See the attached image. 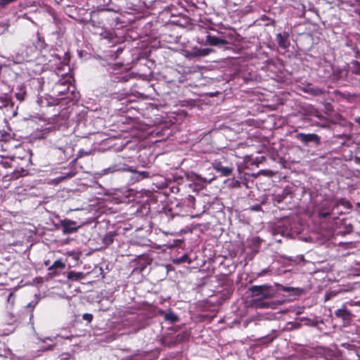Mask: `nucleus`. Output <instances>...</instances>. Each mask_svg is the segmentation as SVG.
Wrapping results in <instances>:
<instances>
[{"mask_svg": "<svg viewBox=\"0 0 360 360\" xmlns=\"http://www.w3.org/2000/svg\"><path fill=\"white\" fill-rule=\"evenodd\" d=\"M67 278L72 281H77L84 278V274L83 272L70 271L68 273Z\"/></svg>", "mask_w": 360, "mask_h": 360, "instance_id": "obj_16", "label": "nucleus"}, {"mask_svg": "<svg viewBox=\"0 0 360 360\" xmlns=\"http://www.w3.org/2000/svg\"><path fill=\"white\" fill-rule=\"evenodd\" d=\"M333 94L340 97V98L348 101L349 102H353L354 99L357 97V96L354 94H351L349 92H342L340 90H335Z\"/></svg>", "mask_w": 360, "mask_h": 360, "instance_id": "obj_13", "label": "nucleus"}, {"mask_svg": "<svg viewBox=\"0 0 360 360\" xmlns=\"http://www.w3.org/2000/svg\"><path fill=\"white\" fill-rule=\"evenodd\" d=\"M186 200L188 205H191L192 207L195 209V198H194V196L189 195Z\"/></svg>", "mask_w": 360, "mask_h": 360, "instance_id": "obj_31", "label": "nucleus"}, {"mask_svg": "<svg viewBox=\"0 0 360 360\" xmlns=\"http://www.w3.org/2000/svg\"><path fill=\"white\" fill-rule=\"evenodd\" d=\"M339 205L343 206L345 208L348 210H350L352 207V205L350 203V202L345 198H340V200H338V205Z\"/></svg>", "mask_w": 360, "mask_h": 360, "instance_id": "obj_23", "label": "nucleus"}, {"mask_svg": "<svg viewBox=\"0 0 360 360\" xmlns=\"http://www.w3.org/2000/svg\"><path fill=\"white\" fill-rule=\"evenodd\" d=\"M359 56H360V51H359Z\"/></svg>", "mask_w": 360, "mask_h": 360, "instance_id": "obj_46", "label": "nucleus"}, {"mask_svg": "<svg viewBox=\"0 0 360 360\" xmlns=\"http://www.w3.org/2000/svg\"><path fill=\"white\" fill-rule=\"evenodd\" d=\"M114 236H115L114 233H112V232H109L103 238V243L106 246L111 245L114 241Z\"/></svg>", "mask_w": 360, "mask_h": 360, "instance_id": "obj_19", "label": "nucleus"}, {"mask_svg": "<svg viewBox=\"0 0 360 360\" xmlns=\"http://www.w3.org/2000/svg\"><path fill=\"white\" fill-rule=\"evenodd\" d=\"M288 37L289 34L287 32L278 33L276 34V40L281 48L287 49L290 46Z\"/></svg>", "mask_w": 360, "mask_h": 360, "instance_id": "obj_12", "label": "nucleus"}, {"mask_svg": "<svg viewBox=\"0 0 360 360\" xmlns=\"http://www.w3.org/2000/svg\"><path fill=\"white\" fill-rule=\"evenodd\" d=\"M228 44L227 40L216 36L207 34L206 37V44L210 46L222 47Z\"/></svg>", "mask_w": 360, "mask_h": 360, "instance_id": "obj_10", "label": "nucleus"}, {"mask_svg": "<svg viewBox=\"0 0 360 360\" xmlns=\"http://www.w3.org/2000/svg\"><path fill=\"white\" fill-rule=\"evenodd\" d=\"M311 92L315 96H321L324 94L325 91L322 89L316 88V89H312Z\"/></svg>", "mask_w": 360, "mask_h": 360, "instance_id": "obj_30", "label": "nucleus"}, {"mask_svg": "<svg viewBox=\"0 0 360 360\" xmlns=\"http://www.w3.org/2000/svg\"><path fill=\"white\" fill-rule=\"evenodd\" d=\"M350 71L352 74L360 75V62L357 60H352L350 65Z\"/></svg>", "mask_w": 360, "mask_h": 360, "instance_id": "obj_18", "label": "nucleus"}, {"mask_svg": "<svg viewBox=\"0 0 360 360\" xmlns=\"http://www.w3.org/2000/svg\"><path fill=\"white\" fill-rule=\"evenodd\" d=\"M159 314L162 316H164V319L165 321H169L170 323L177 322L179 320L178 316L172 311L169 312H165L163 310H160Z\"/></svg>", "mask_w": 360, "mask_h": 360, "instance_id": "obj_15", "label": "nucleus"}, {"mask_svg": "<svg viewBox=\"0 0 360 360\" xmlns=\"http://www.w3.org/2000/svg\"><path fill=\"white\" fill-rule=\"evenodd\" d=\"M338 2H340L341 4H343V1L342 0H337Z\"/></svg>", "mask_w": 360, "mask_h": 360, "instance_id": "obj_44", "label": "nucleus"}, {"mask_svg": "<svg viewBox=\"0 0 360 360\" xmlns=\"http://www.w3.org/2000/svg\"><path fill=\"white\" fill-rule=\"evenodd\" d=\"M212 51V50L211 49H208V48L200 49H198L197 51L195 52V56H206L209 55Z\"/></svg>", "mask_w": 360, "mask_h": 360, "instance_id": "obj_22", "label": "nucleus"}, {"mask_svg": "<svg viewBox=\"0 0 360 360\" xmlns=\"http://www.w3.org/2000/svg\"><path fill=\"white\" fill-rule=\"evenodd\" d=\"M352 225H349V227L347 229V231H346L347 233H349L350 232H352Z\"/></svg>", "mask_w": 360, "mask_h": 360, "instance_id": "obj_41", "label": "nucleus"}, {"mask_svg": "<svg viewBox=\"0 0 360 360\" xmlns=\"http://www.w3.org/2000/svg\"><path fill=\"white\" fill-rule=\"evenodd\" d=\"M65 266H66V264L63 261V259H57L53 262V264H51V266H49L48 267V271H49V275L51 277H55V276L59 275V272L58 270H63L65 268Z\"/></svg>", "mask_w": 360, "mask_h": 360, "instance_id": "obj_8", "label": "nucleus"}, {"mask_svg": "<svg viewBox=\"0 0 360 360\" xmlns=\"http://www.w3.org/2000/svg\"><path fill=\"white\" fill-rule=\"evenodd\" d=\"M289 325L291 326L290 329H298L302 326V324L300 323H299V322L289 323Z\"/></svg>", "mask_w": 360, "mask_h": 360, "instance_id": "obj_34", "label": "nucleus"}, {"mask_svg": "<svg viewBox=\"0 0 360 360\" xmlns=\"http://www.w3.org/2000/svg\"><path fill=\"white\" fill-rule=\"evenodd\" d=\"M131 171L133 172V174L131 176L130 181L131 184H134L136 182H139L141 181V176H139V175H137V171H133L131 169Z\"/></svg>", "mask_w": 360, "mask_h": 360, "instance_id": "obj_27", "label": "nucleus"}, {"mask_svg": "<svg viewBox=\"0 0 360 360\" xmlns=\"http://www.w3.org/2000/svg\"><path fill=\"white\" fill-rule=\"evenodd\" d=\"M25 95L26 91L22 88L20 89L18 92H16L15 94V98L20 101H23L25 100Z\"/></svg>", "mask_w": 360, "mask_h": 360, "instance_id": "obj_26", "label": "nucleus"}, {"mask_svg": "<svg viewBox=\"0 0 360 360\" xmlns=\"http://www.w3.org/2000/svg\"><path fill=\"white\" fill-rule=\"evenodd\" d=\"M351 6L353 8V10L351 11L360 16V1L355 0L354 3L351 4Z\"/></svg>", "mask_w": 360, "mask_h": 360, "instance_id": "obj_24", "label": "nucleus"}, {"mask_svg": "<svg viewBox=\"0 0 360 360\" xmlns=\"http://www.w3.org/2000/svg\"><path fill=\"white\" fill-rule=\"evenodd\" d=\"M7 302L8 303H11V305H13L15 303V295L13 292H10L8 297H7Z\"/></svg>", "mask_w": 360, "mask_h": 360, "instance_id": "obj_33", "label": "nucleus"}, {"mask_svg": "<svg viewBox=\"0 0 360 360\" xmlns=\"http://www.w3.org/2000/svg\"><path fill=\"white\" fill-rule=\"evenodd\" d=\"M271 286L269 284H264L261 285H252L249 290L251 292L252 297L261 296L263 299H269L272 297L273 295L271 292Z\"/></svg>", "mask_w": 360, "mask_h": 360, "instance_id": "obj_2", "label": "nucleus"}, {"mask_svg": "<svg viewBox=\"0 0 360 360\" xmlns=\"http://www.w3.org/2000/svg\"><path fill=\"white\" fill-rule=\"evenodd\" d=\"M267 271H268V270H267V269H263V270H262V271L258 274L257 276H259H259H262L265 275V274H266V272H267Z\"/></svg>", "mask_w": 360, "mask_h": 360, "instance_id": "obj_40", "label": "nucleus"}, {"mask_svg": "<svg viewBox=\"0 0 360 360\" xmlns=\"http://www.w3.org/2000/svg\"><path fill=\"white\" fill-rule=\"evenodd\" d=\"M86 155H88V153L84 152V150H79L77 154V158H81Z\"/></svg>", "mask_w": 360, "mask_h": 360, "instance_id": "obj_38", "label": "nucleus"}, {"mask_svg": "<svg viewBox=\"0 0 360 360\" xmlns=\"http://www.w3.org/2000/svg\"><path fill=\"white\" fill-rule=\"evenodd\" d=\"M336 317L341 319L344 322L349 323L352 321V315L351 311L347 309L345 305H342L341 308L335 311Z\"/></svg>", "mask_w": 360, "mask_h": 360, "instance_id": "obj_9", "label": "nucleus"}, {"mask_svg": "<svg viewBox=\"0 0 360 360\" xmlns=\"http://www.w3.org/2000/svg\"><path fill=\"white\" fill-rule=\"evenodd\" d=\"M94 34H99L102 38L108 39L109 41H112L115 38V33L113 31L107 30V28L103 29L101 32L98 30L94 31Z\"/></svg>", "mask_w": 360, "mask_h": 360, "instance_id": "obj_14", "label": "nucleus"}, {"mask_svg": "<svg viewBox=\"0 0 360 360\" xmlns=\"http://www.w3.org/2000/svg\"><path fill=\"white\" fill-rule=\"evenodd\" d=\"M100 19L102 20V22L105 24V28L110 27L113 29L121 22L119 17L116 15V13H111L109 11H101Z\"/></svg>", "mask_w": 360, "mask_h": 360, "instance_id": "obj_1", "label": "nucleus"}, {"mask_svg": "<svg viewBox=\"0 0 360 360\" xmlns=\"http://www.w3.org/2000/svg\"><path fill=\"white\" fill-rule=\"evenodd\" d=\"M82 319L88 323H91L94 319V316L91 314L86 313L82 315Z\"/></svg>", "mask_w": 360, "mask_h": 360, "instance_id": "obj_28", "label": "nucleus"}, {"mask_svg": "<svg viewBox=\"0 0 360 360\" xmlns=\"http://www.w3.org/2000/svg\"><path fill=\"white\" fill-rule=\"evenodd\" d=\"M287 195L288 194L286 192L283 191L281 194H278L277 195H275L273 198V202L274 205L282 202L286 198Z\"/></svg>", "mask_w": 360, "mask_h": 360, "instance_id": "obj_20", "label": "nucleus"}, {"mask_svg": "<svg viewBox=\"0 0 360 360\" xmlns=\"http://www.w3.org/2000/svg\"><path fill=\"white\" fill-rule=\"evenodd\" d=\"M101 18V12L94 13L90 20L89 25L92 27L91 31L94 33L95 30H98L101 32L103 29H105V24L102 22V20L100 19Z\"/></svg>", "mask_w": 360, "mask_h": 360, "instance_id": "obj_7", "label": "nucleus"}, {"mask_svg": "<svg viewBox=\"0 0 360 360\" xmlns=\"http://www.w3.org/2000/svg\"><path fill=\"white\" fill-rule=\"evenodd\" d=\"M281 290L285 292H290L291 290H293V288L291 287H284L283 286Z\"/></svg>", "mask_w": 360, "mask_h": 360, "instance_id": "obj_39", "label": "nucleus"}, {"mask_svg": "<svg viewBox=\"0 0 360 360\" xmlns=\"http://www.w3.org/2000/svg\"><path fill=\"white\" fill-rule=\"evenodd\" d=\"M75 175V172H69V173L66 174V175H65V176L59 177L58 179H59V181H62V180H63V179H66V178H72V177H73Z\"/></svg>", "mask_w": 360, "mask_h": 360, "instance_id": "obj_35", "label": "nucleus"}, {"mask_svg": "<svg viewBox=\"0 0 360 360\" xmlns=\"http://www.w3.org/2000/svg\"><path fill=\"white\" fill-rule=\"evenodd\" d=\"M332 208L329 200H325L318 208V214L320 217L326 218L331 214Z\"/></svg>", "mask_w": 360, "mask_h": 360, "instance_id": "obj_11", "label": "nucleus"}, {"mask_svg": "<svg viewBox=\"0 0 360 360\" xmlns=\"http://www.w3.org/2000/svg\"><path fill=\"white\" fill-rule=\"evenodd\" d=\"M12 103L11 97L7 94H3L0 96V108L7 107Z\"/></svg>", "mask_w": 360, "mask_h": 360, "instance_id": "obj_17", "label": "nucleus"}, {"mask_svg": "<svg viewBox=\"0 0 360 360\" xmlns=\"http://www.w3.org/2000/svg\"><path fill=\"white\" fill-rule=\"evenodd\" d=\"M152 89V85L149 84V82L145 83V91H137L138 94H139L141 96H143L145 97H148V93H150V91Z\"/></svg>", "mask_w": 360, "mask_h": 360, "instance_id": "obj_25", "label": "nucleus"}, {"mask_svg": "<svg viewBox=\"0 0 360 360\" xmlns=\"http://www.w3.org/2000/svg\"><path fill=\"white\" fill-rule=\"evenodd\" d=\"M37 302H31L26 306V310H27V312L29 313L30 320L31 321L34 316L33 311L35 308V306L37 305Z\"/></svg>", "mask_w": 360, "mask_h": 360, "instance_id": "obj_21", "label": "nucleus"}, {"mask_svg": "<svg viewBox=\"0 0 360 360\" xmlns=\"http://www.w3.org/2000/svg\"><path fill=\"white\" fill-rule=\"evenodd\" d=\"M188 262V264L191 262V260L189 259L188 256L187 255H184L178 259V262L183 263Z\"/></svg>", "mask_w": 360, "mask_h": 360, "instance_id": "obj_29", "label": "nucleus"}, {"mask_svg": "<svg viewBox=\"0 0 360 360\" xmlns=\"http://www.w3.org/2000/svg\"><path fill=\"white\" fill-rule=\"evenodd\" d=\"M355 122L360 125V116L355 119Z\"/></svg>", "mask_w": 360, "mask_h": 360, "instance_id": "obj_43", "label": "nucleus"}, {"mask_svg": "<svg viewBox=\"0 0 360 360\" xmlns=\"http://www.w3.org/2000/svg\"><path fill=\"white\" fill-rule=\"evenodd\" d=\"M124 81H127V79H126V77H122Z\"/></svg>", "mask_w": 360, "mask_h": 360, "instance_id": "obj_45", "label": "nucleus"}, {"mask_svg": "<svg viewBox=\"0 0 360 360\" xmlns=\"http://www.w3.org/2000/svg\"><path fill=\"white\" fill-rule=\"evenodd\" d=\"M60 226L64 234H70L77 232L79 228V226L77 224L76 221L68 219L60 221Z\"/></svg>", "mask_w": 360, "mask_h": 360, "instance_id": "obj_5", "label": "nucleus"}, {"mask_svg": "<svg viewBox=\"0 0 360 360\" xmlns=\"http://www.w3.org/2000/svg\"><path fill=\"white\" fill-rule=\"evenodd\" d=\"M212 168L222 176H229L232 174L233 171L232 167L223 166L222 163L217 160H214L212 162Z\"/></svg>", "mask_w": 360, "mask_h": 360, "instance_id": "obj_6", "label": "nucleus"}, {"mask_svg": "<svg viewBox=\"0 0 360 360\" xmlns=\"http://www.w3.org/2000/svg\"><path fill=\"white\" fill-rule=\"evenodd\" d=\"M311 115H313L314 116H315L318 118H321L322 117L321 113L316 109H313Z\"/></svg>", "mask_w": 360, "mask_h": 360, "instance_id": "obj_36", "label": "nucleus"}, {"mask_svg": "<svg viewBox=\"0 0 360 360\" xmlns=\"http://www.w3.org/2000/svg\"><path fill=\"white\" fill-rule=\"evenodd\" d=\"M295 136L306 146L311 142L314 143L317 146L321 143V138L316 134L297 133Z\"/></svg>", "mask_w": 360, "mask_h": 360, "instance_id": "obj_4", "label": "nucleus"}, {"mask_svg": "<svg viewBox=\"0 0 360 360\" xmlns=\"http://www.w3.org/2000/svg\"><path fill=\"white\" fill-rule=\"evenodd\" d=\"M255 304H256L257 307H259V308H266L268 307V304L266 302H255Z\"/></svg>", "mask_w": 360, "mask_h": 360, "instance_id": "obj_37", "label": "nucleus"}, {"mask_svg": "<svg viewBox=\"0 0 360 360\" xmlns=\"http://www.w3.org/2000/svg\"><path fill=\"white\" fill-rule=\"evenodd\" d=\"M50 263H51L50 260H46L44 262V265L46 266H51Z\"/></svg>", "mask_w": 360, "mask_h": 360, "instance_id": "obj_42", "label": "nucleus"}, {"mask_svg": "<svg viewBox=\"0 0 360 360\" xmlns=\"http://www.w3.org/2000/svg\"><path fill=\"white\" fill-rule=\"evenodd\" d=\"M137 175L141 176L142 180L150 177V173L147 171L138 172Z\"/></svg>", "mask_w": 360, "mask_h": 360, "instance_id": "obj_32", "label": "nucleus"}, {"mask_svg": "<svg viewBox=\"0 0 360 360\" xmlns=\"http://www.w3.org/2000/svg\"><path fill=\"white\" fill-rule=\"evenodd\" d=\"M71 86V82L69 79H63L60 80L58 82H57L55 84V86L53 88V91L58 96H62L65 95L66 96L65 98H61V99L63 98H70L69 94H70V86Z\"/></svg>", "mask_w": 360, "mask_h": 360, "instance_id": "obj_3", "label": "nucleus"}]
</instances>
